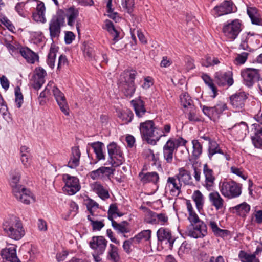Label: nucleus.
Returning <instances> with one entry per match:
<instances>
[{
	"instance_id": "5fc2aeb1",
	"label": "nucleus",
	"mask_w": 262,
	"mask_h": 262,
	"mask_svg": "<svg viewBox=\"0 0 262 262\" xmlns=\"http://www.w3.org/2000/svg\"><path fill=\"white\" fill-rule=\"evenodd\" d=\"M250 36H252L250 33L244 34L242 35L241 42L239 45V49L250 51L251 48L249 47L248 42L250 38Z\"/></svg>"
},
{
	"instance_id": "6e6d98bb",
	"label": "nucleus",
	"mask_w": 262,
	"mask_h": 262,
	"mask_svg": "<svg viewBox=\"0 0 262 262\" xmlns=\"http://www.w3.org/2000/svg\"><path fill=\"white\" fill-rule=\"evenodd\" d=\"M191 249V245L186 241L182 243L178 251V254L181 258H183L185 254H188Z\"/></svg>"
},
{
	"instance_id": "a211bd4d",
	"label": "nucleus",
	"mask_w": 262,
	"mask_h": 262,
	"mask_svg": "<svg viewBox=\"0 0 262 262\" xmlns=\"http://www.w3.org/2000/svg\"><path fill=\"white\" fill-rule=\"evenodd\" d=\"M182 185L175 176L169 177L166 184V189L172 196H178L181 193Z\"/></svg>"
},
{
	"instance_id": "49530a36",
	"label": "nucleus",
	"mask_w": 262,
	"mask_h": 262,
	"mask_svg": "<svg viewBox=\"0 0 262 262\" xmlns=\"http://www.w3.org/2000/svg\"><path fill=\"white\" fill-rule=\"evenodd\" d=\"M85 205L88 211L90 213V215L92 216H96V215L94 213L95 210L99 208V204L94 200L91 199H88L85 202Z\"/></svg>"
},
{
	"instance_id": "e433bc0d",
	"label": "nucleus",
	"mask_w": 262,
	"mask_h": 262,
	"mask_svg": "<svg viewBox=\"0 0 262 262\" xmlns=\"http://www.w3.org/2000/svg\"><path fill=\"white\" fill-rule=\"evenodd\" d=\"M191 198L195 202L198 210L200 212L202 210L204 204V197L203 194L199 190H195Z\"/></svg>"
},
{
	"instance_id": "6e6552de",
	"label": "nucleus",
	"mask_w": 262,
	"mask_h": 262,
	"mask_svg": "<svg viewBox=\"0 0 262 262\" xmlns=\"http://www.w3.org/2000/svg\"><path fill=\"white\" fill-rule=\"evenodd\" d=\"M47 90H51L56 101L61 111L64 115H69V108L63 93L55 85L52 81H50L46 86Z\"/></svg>"
},
{
	"instance_id": "4c0bfd02",
	"label": "nucleus",
	"mask_w": 262,
	"mask_h": 262,
	"mask_svg": "<svg viewBox=\"0 0 262 262\" xmlns=\"http://www.w3.org/2000/svg\"><path fill=\"white\" fill-rule=\"evenodd\" d=\"M151 231L149 229L144 230L134 237L136 244H139L142 241L150 242Z\"/></svg>"
},
{
	"instance_id": "4468645a",
	"label": "nucleus",
	"mask_w": 262,
	"mask_h": 262,
	"mask_svg": "<svg viewBox=\"0 0 262 262\" xmlns=\"http://www.w3.org/2000/svg\"><path fill=\"white\" fill-rule=\"evenodd\" d=\"M248 95L244 91H239L230 97V103L235 111L240 112L244 109Z\"/></svg>"
},
{
	"instance_id": "2f4dec72",
	"label": "nucleus",
	"mask_w": 262,
	"mask_h": 262,
	"mask_svg": "<svg viewBox=\"0 0 262 262\" xmlns=\"http://www.w3.org/2000/svg\"><path fill=\"white\" fill-rule=\"evenodd\" d=\"M89 145L93 148L94 153L96 155V159L98 161L104 160L105 155L103 151L104 144L100 141H97L93 143H89Z\"/></svg>"
},
{
	"instance_id": "cd10ccee",
	"label": "nucleus",
	"mask_w": 262,
	"mask_h": 262,
	"mask_svg": "<svg viewBox=\"0 0 262 262\" xmlns=\"http://www.w3.org/2000/svg\"><path fill=\"white\" fill-rule=\"evenodd\" d=\"M19 53L28 63L33 64L39 60L38 55L28 47L21 48L19 49Z\"/></svg>"
},
{
	"instance_id": "5701e85b",
	"label": "nucleus",
	"mask_w": 262,
	"mask_h": 262,
	"mask_svg": "<svg viewBox=\"0 0 262 262\" xmlns=\"http://www.w3.org/2000/svg\"><path fill=\"white\" fill-rule=\"evenodd\" d=\"M209 201L216 210H222L225 208V201L217 191H213L208 195Z\"/></svg>"
},
{
	"instance_id": "09e8293b",
	"label": "nucleus",
	"mask_w": 262,
	"mask_h": 262,
	"mask_svg": "<svg viewBox=\"0 0 262 262\" xmlns=\"http://www.w3.org/2000/svg\"><path fill=\"white\" fill-rule=\"evenodd\" d=\"M157 213L150 210H147L145 214L144 222L147 224L156 225Z\"/></svg>"
},
{
	"instance_id": "7ed1b4c3",
	"label": "nucleus",
	"mask_w": 262,
	"mask_h": 262,
	"mask_svg": "<svg viewBox=\"0 0 262 262\" xmlns=\"http://www.w3.org/2000/svg\"><path fill=\"white\" fill-rule=\"evenodd\" d=\"M137 72L134 70H126L121 75L118 87L126 97H132L135 93L136 86L134 80Z\"/></svg>"
},
{
	"instance_id": "37998d69",
	"label": "nucleus",
	"mask_w": 262,
	"mask_h": 262,
	"mask_svg": "<svg viewBox=\"0 0 262 262\" xmlns=\"http://www.w3.org/2000/svg\"><path fill=\"white\" fill-rule=\"evenodd\" d=\"M180 100L181 104L186 110L194 106L191 97L186 93L180 95Z\"/></svg>"
},
{
	"instance_id": "a878e982",
	"label": "nucleus",
	"mask_w": 262,
	"mask_h": 262,
	"mask_svg": "<svg viewBox=\"0 0 262 262\" xmlns=\"http://www.w3.org/2000/svg\"><path fill=\"white\" fill-rule=\"evenodd\" d=\"M1 256L10 262H20L16 255V249L15 246L4 249L1 251Z\"/></svg>"
},
{
	"instance_id": "f257e3e1",
	"label": "nucleus",
	"mask_w": 262,
	"mask_h": 262,
	"mask_svg": "<svg viewBox=\"0 0 262 262\" xmlns=\"http://www.w3.org/2000/svg\"><path fill=\"white\" fill-rule=\"evenodd\" d=\"M186 205L188 212L187 219L190 223L187 229L188 235L194 238H203L207 234L206 225L199 218L190 200H186Z\"/></svg>"
},
{
	"instance_id": "6ab92c4d",
	"label": "nucleus",
	"mask_w": 262,
	"mask_h": 262,
	"mask_svg": "<svg viewBox=\"0 0 262 262\" xmlns=\"http://www.w3.org/2000/svg\"><path fill=\"white\" fill-rule=\"evenodd\" d=\"M230 134L236 140L241 141L244 139L248 132V127L246 123L241 122L239 124L234 125L230 129Z\"/></svg>"
},
{
	"instance_id": "79ce46f5",
	"label": "nucleus",
	"mask_w": 262,
	"mask_h": 262,
	"mask_svg": "<svg viewBox=\"0 0 262 262\" xmlns=\"http://www.w3.org/2000/svg\"><path fill=\"white\" fill-rule=\"evenodd\" d=\"M224 155L222 150L220 148L219 145L215 141H210L208 146V157L210 159L216 154Z\"/></svg>"
},
{
	"instance_id": "0eeeda50",
	"label": "nucleus",
	"mask_w": 262,
	"mask_h": 262,
	"mask_svg": "<svg viewBox=\"0 0 262 262\" xmlns=\"http://www.w3.org/2000/svg\"><path fill=\"white\" fill-rule=\"evenodd\" d=\"M203 114L213 121L219 119L223 112L228 109L227 104L223 101L218 102L214 106L201 105Z\"/></svg>"
},
{
	"instance_id": "603ef678",
	"label": "nucleus",
	"mask_w": 262,
	"mask_h": 262,
	"mask_svg": "<svg viewBox=\"0 0 262 262\" xmlns=\"http://www.w3.org/2000/svg\"><path fill=\"white\" fill-rule=\"evenodd\" d=\"M84 55L88 60H98V57L95 54V51L93 48L90 46H85L84 49Z\"/></svg>"
},
{
	"instance_id": "4d7b16f0",
	"label": "nucleus",
	"mask_w": 262,
	"mask_h": 262,
	"mask_svg": "<svg viewBox=\"0 0 262 262\" xmlns=\"http://www.w3.org/2000/svg\"><path fill=\"white\" fill-rule=\"evenodd\" d=\"M238 257L242 262H253L256 258L255 254H249L244 251H241Z\"/></svg>"
},
{
	"instance_id": "69168bd1",
	"label": "nucleus",
	"mask_w": 262,
	"mask_h": 262,
	"mask_svg": "<svg viewBox=\"0 0 262 262\" xmlns=\"http://www.w3.org/2000/svg\"><path fill=\"white\" fill-rule=\"evenodd\" d=\"M157 224H160L161 225H164L168 223V217L166 213H157Z\"/></svg>"
},
{
	"instance_id": "c85d7f7f",
	"label": "nucleus",
	"mask_w": 262,
	"mask_h": 262,
	"mask_svg": "<svg viewBox=\"0 0 262 262\" xmlns=\"http://www.w3.org/2000/svg\"><path fill=\"white\" fill-rule=\"evenodd\" d=\"M177 150L174 147V144L167 141L163 146V157L167 163H171L173 161V155Z\"/></svg>"
},
{
	"instance_id": "e2e57ef3",
	"label": "nucleus",
	"mask_w": 262,
	"mask_h": 262,
	"mask_svg": "<svg viewBox=\"0 0 262 262\" xmlns=\"http://www.w3.org/2000/svg\"><path fill=\"white\" fill-rule=\"evenodd\" d=\"M249 53L247 52H242L241 54H237L234 59V63L236 65L243 64L247 60Z\"/></svg>"
},
{
	"instance_id": "7c9ffc66",
	"label": "nucleus",
	"mask_w": 262,
	"mask_h": 262,
	"mask_svg": "<svg viewBox=\"0 0 262 262\" xmlns=\"http://www.w3.org/2000/svg\"><path fill=\"white\" fill-rule=\"evenodd\" d=\"M65 16L67 18L68 25L70 27H74L79 16V10L74 7H71L66 10Z\"/></svg>"
},
{
	"instance_id": "c03bdc74",
	"label": "nucleus",
	"mask_w": 262,
	"mask_h": 262,
	"mask_svg": "<svg viewBox=\"0 0 262 262\" xmlns=\"http://www.w3.org/2000/svg\"><path fill=\"white\" fill-rule=\"evenodd\" d=\"M202 78L205 83L211 90L213 92V97L214 98L217 95V89L214 84L212 79L206 74H203Z\"/></svg>"
},
{
	"instance_id": "bf43d9fd",
	"label": "nucleus",
	"mask_w": 262,
	"mask_h": 262,
	"mask_svg": "<svg viewBox=\"0 0 262 262\" xmlns=\"http://www.w3.org/2000/svg\"><path fill=\"white\" fill-rule=\"evenodd\" d=\"M135 239L134 237L124 241L122 245L124 251L128 254H130L132 251V247L136 245Z\"/></svg>"
},
{
	"instance_id": "3c124183",
	"label": "nucleus",
	"mask_w": 262,
	"mask_h": 262,
	"mask_svg": "<svg viewBox=\"0 0 262 262\" xmlns=\"http://www.w3.org/2000/svg\"><path fill=\"white\" fill-rule=\"evenodd\" d=\"M187 118L190 122H199L201 121L199 117L196 114V108L194 106L186 110Z\"/></svg>"
},
{
	"instance_id": "39448f33",
	"label": "nucleus",
	"mask_w": 262,
	"mask_h": 262,
	"mask_svg": "<svg viewBox=\"0 0 262 262\" xmlns=\"http://www.w3.org/2000/svg\"><path fill=\"white\" fill-rule=\"evenodd\" d=\"M243 185L234 180L224 181L220 182L219 190L221 194L228 199L238 198L242 192Z\"/></svg>"
},
{
	"instance_id": "ddd939ff",
	"label": "nucleus",
	"mask_w": 262,
	"mask_h": 262,
	"mask_svg": "<svg viewBox=\"0 0 262 262\" xmlns=\"http://www.w3.org/2000/svg\"><path fill=\"white\" fill-rule=\"evenodd\" d=\"M203 176L204 180L202 185L207 190H212L215 186L216 180L215 174L213 170L207 163L203 164L202 167Z\"/></svg>"
},
{
	"instance_id": "423d86ee",
	"label": "nucleus",
	"mask_w": 262,
	"mask_h": 262,
	"mask_svg": "<svg viewBox=\"0 0 262 262\" xmlns=\"http://www.w3.org/2000/svg\"><path fill=\"white\" fill-rule=\"evenodd\" d=\"M108 154V164L117 167L124 161V154L121 147L115 142H112L107 146Z\"/></svg>"
},
{
	"instance_id": "473e14b6",
	"label": "nucleus",
	"mask_w": 262,
	"mask_h": 262,
	"mask_svg": "<svg viewBox=\"0 0 262 262\" xmlns=\"http://www.w3.org/2000/svg\"><path fill=\"white\" fill-rule=\"evenodd\" d=\"M250 206L246 202H243L231 208L234 213L242 216L245 217L250 210Z\"/></svg>"
},
{
	"instance_id": "8fccbe9b",
	"label": "nucleus",
	"mask_w": 262,
	"mask_h": 262,
	"mask_svg": "<svg viewBox=\"0 0 262 262\" xmlns=\"http://www.w3.org/2000/svg\"><path fill=\"white\" fill-rule=\"evenodd\" d=\"M30 2H31V0H28L26 2H19L16 4L15 7V10L20 16L23 17L27 16L28 13L25 10V6L26 4Z\"/></svg>"
},
{
	"instance_id": "680f3d73",
	"label": "nucleus",
	"mask_w": 262,
	"mask_h": 262,
	"mask_svg": "<svg viewBox=\"0 0 262 262\" xmlns=\"http://www.w3.org/2000/svg\"><path fill=\"white\" fill-rule=\"evenodd\" d=\"M15 102L18 108L21 106L24 101V98L19 87L17 86L15 89Z\"/></svg>"
},
{
	"instance_id": "bb28decb",
	"label": "nucleus",
	"mask_w": 262,
	"mask_h": 262,
	"mask_svg": "<svg viewBox=\"0 0 262 262\" xmlns=\"http://www.w3.org/2000/svg\"><path fill=\"white\" fill-rule=\"evenodd\" d=\"M182 185H189L191 183V176L190 172L184 167L179 168L178 173L174 175Z\"/></svg>"
},
{
	"instance_id": "864d4df0",
	"label": "nucleus",
	"mask_w": 262,
	"mask_h": 262,
	"mask_svg": "<svg viewBox=\"0 0 262 262\" xmlns=\"http://www.w3.org/2000/svg\"><path fill=\"white\" fill-rule=\"evenodd\" d=\"M193 145L192 155L195 158H199L202 153V146L197 140L192 141Z\"/></svg>"
},
{
	"instance_id": "58836bf2",
	"label": "nucleus",
	"mask_w": 262,
	"mask_h": 262,
	"mask_svg": "<svg viewBox=\"0 0 262 262\" xmlns=\"http://www.w3.org/2000/svg\"><path fill=\"white\" fill-rule=\"evenodd\" d=\"M208 225L215 236L223 237L227 236L229 232L227 230L222 229L219 228L217 223L214 221H209Z\"/></svg>"
},
{
	"instance_id": "de8ad7c7",
	"label": "nucleus",
	"mask_w": 262,
	"mask_h": 262,
	"mask_svg": "<svg viewBox=\"0 0 262 262\" xmlns=\"http://www.w3.org/2000/svg\"><path fill=\"white\" fill-rule=\"evenodd\" d=\"M57 52V50L55 47L51 46L47 60L48 65L51 68L54 67Z\"/></svg>"
},
{
	"instance_id": "338daca9",
	"label": "nucleus",
	"mask_w": 262,
	"mask_h": 262,
	"mask_svg": "<svg viewBox=\"0 0 262 262\" xmlns=\"http://www.w3.org/2000/svg\"><path fill=\"white\" fill-rule=\"evenodd\" d=\"M198 262H214V257L211 256L206 253L202 252L198 257Z\"/></svg>"
},
{
	"instance_id": "f704fd0d",
	"label": "nucleus",
	"mask_w": 262,
	"mask_h": 262,
	"mask_svg": "<svg viewBox=\"0 0 262 262\" xmlns=\"http://www.w3.org/2000/svg\"><path fill=\"white\" fill-rule=\"evenodd\" d=\"M107 259L112 262H118L120 260L118 248L112 244L109 245L107 252Z\"/></svg>"
},
{
	"instance_id": "dca6fc26",
	"label": "nucleus",
	"mask_w": 262,
	"mask_h": 262,
	"mask_svg": "<svg viewBox=\"0 0 262 262\" xmlns=\"http://www.w3.org/2000/svg\"><path fill=\"white\" fill-rule=\"evenodd\" d=\"M107 244V241L103 236H93L89 242L90 248L93 252L104 253Z\"/></svg>"
},
{
	"instance_id": "b1692460",
	"label": "nucleus",
	"mask_w": 262,
	"mask_h": 262,
	"mask_svg": "<svg viewBox=\"0 0 262 262\" xmlns=\"http://www.w3.org/2000/svg\"><path fill=\"white\" fill-rule=\"evenodd\" d=\"M138 177L140 181L143 184L150 183L156 184L159 181V174L155 171L145 173L141 171L139 173Z\"/></svg>"
},
{
	"instance_id": "aec40b11",
	"label": "nucleus",
	"mask_w": 262,
	"mask_h": 262,
	"mask_svg": "<svg viewBox=\"0 0 262 262\" xmlns=\"http://www.w3.org/2000/svg\"><path fill=\"white\" fill-rule=\"evenodd\" d=\"M12 192L18 201L24 204H29L31 200H34L32 193L23 186L19 189L15 188Z\"/></svg>"
},
{
	"instance_id": "a18cd8bd",
	"label": "nucleus",
	"mask_w": 262,
	"mask_h": 262,
	"mask_svg": "<svg viewBox=\"0 0 262 262\" xmlns=\"http://www.w3.org/2000/svg\"><path fill=\"white\" fill-rule=\"evenodd\" d=\"M87 219L91 222V225L94 231H100L104 226L103 222L97 220L95 216L88 215Z\"/></svg>"
},
{
	"instance_id": "c9c22d12",
	"label": "nucleus",
	"mask_w": 262,
	"mask_h": 262,
	"mask_svg": "<svg viewBox=\"0 0 262 262\" xmlns=\"http://www.w3.org/2000/svg\"><path fill=\"white\" fill-rule=\"evenodd\" d=\"M113 228L118 233L123 234L124 237H126L125 233H128L130 231L129 227V223L127 221H123L120 223L116 222H113Z\"/></svg>"
},
{
	"instance_id": "052dcab7",
	"label": "nucleus",
	"mask_w": 262,
	"mask_h": 262,
	"mask_svg": "<svg viewBox=\"0 0 262 262\" xmlns=\"http://www.w3.org/2000/svg\"><path fill=\"white\" fill-rule=\"evenodd\" d=\"M167 141L172 143V144H174V147L176 150L179 146H185L187 143V141L181 137L178 138H170Z\"/></svg>"
},
{
	"instance_id": "412c9836",
	"label": "nucleus",
	"mask_w": 262,
	"mask_h": 262,
	"mask_svg": "<svg viewBox=\"0 0 262 262\" xmlns=\"http://www.w3.org/2000/svg\"><path fill=\"white\" fill-rule=\"evenodd\" d=\"M214 79L219 86L227 85L230 86L234 83L232 76L229 72H216L214 74Z\"/></svg>"
},
{
	"instance_id": "f8f14e48",
	"label": "nucleus",
	"mask_w": 262,
	"mask_h": 262,
	"mask_svg": "<svg viewBox=\"0 0 262 262\" xmlns=\"http://www.w3.org/2000/svg\"><path fill=\"white\" fill-rule=\"evenodd\" d=\"M241 76L244 84L248 88L252 87L261 78L259 70L252 68H247L242 71Z\"/></svg>"
},
{
	"instance_id": "20e7f679",
	"label": "nucleus",
	"mask_w": 262,
	"mask_h": 262,
	"mask_svg": "<svg viewBox=\"0 0 262 262\" xmlns=\"http://www.w3.org/2000/svg\"><path fill=\"white\" fill-rule=\"evenodd\" d=\"M139 130L143 141L149 144L156 145L160 139L158 134V127L152 120H146L140 123Z\"/></svg>"
},
{
	"instance_id": "0e129e2a",
	"label": "nucleus",
	"mask_w": 262,
	"mask_h": 262,
	"mask_svg": "<svg viewBox=\"0 0 262 262\" xmlns=\"http://www.w3.org/2000/svg\"><path fill=\"white\" fill-rule=\"evenodd\" d=\"M231 172L241 177L243 180L247 179V176L244 174V170L242 168H238L236 166H232L230 168Z\"/></svg>"
},
{
	"instance_id": "393cba45",
	"label": "nucleus",
	"mask_w": 262,
	"mask_h": 262,
	"mask_svg": "<svg viewBox=\"0 0 262 262\" xmlns=\"http://www.w3.org/2000/svg\"><path fill=\"white\" fill-rule=\"evenodd\" d=\"M130 103L133 106L135 114L138 118H142L147 113L144 102L140 98L132 100Z\"/></svg>"
},
{
	"instance_id": "1a4fd4ad",
	"label": "nucleus",
	"mask_w": 262,
	"mask_h": 262,
	"mask_svg": "<svg viewBox=\"0 0 262 262\" xmlns=\"http://www.w3.org/2000/svg\"><path fill=\"white\" fill-rule=\"evenodd\" d=\"M65 24V18L62 12H58L53 16L49 23L50 35L51 38L58 37L61 32V28Z\"/></svg>"
},
{
	"instance_id": "ea45409f",
	"label": "nucleus",
	"mask_w": 262,
	"mask_h": 262,
	"mask_svg": "<svg viewBox=\"0 0 262 262\" xmlns=\"http://www.w3.org/2000/svg\"><path fill=\"white\" fill-rule=\"evenodd\" d=\"M118 116L124 123L128 124L132 121L134 117V114L130 110L126 109L120 111Z\"/></svg>"
},
{
	"instance_id": "a19ab883",
	"label": "nucleus",
	"mask_w": 262,
	"mask_h": 262,
	"mask_svg": "<svg viewBox=\"0 0 262 262\" xmlns=\"http://www.w3.org/2000/svg\"><path fill=\"white\" fill-rule=\"evenodd\" d=\"M93 189L102 200L109 198L110 195L108 191L104 189L103 186L100 183L97 182L95 183L93 186Z\"/></svg>"
},
{
	"instance_id": "f03ea898",
	"label": "nucleus",
	"mask_w": 262,
	"mask_h": 262,
	"mask_svg": "<svg viewBox=\"0 0 262 262\" xmlns=\"http://www.w3.org/2000/svg\"><path fill=\"white\" fill-rule=\"evenodd\" d=\"M3 228L8 236L14 240L20 239L25 234L21 220L15 215H11L4 221Z\"/></svg>"
},
{
	"instance_id": "c756f323",
	"label": "nucleus",
	"mask_w": 262,
	"mask_h": 262,
	"mask_svg": "<svg viewBox=\"0 0 262 262\" xmlns=\"http://www.w3.org/2000/svg\"><path fill=\"white\" fill-rule=\"evenodd\" d=\"M81 152L78 146L73 147L72 148V156L68 164V166L70 168H74L79 165V160Z\"/></svg>"
},
{
	"instance_id": "774afa93",
	"label": "nucleus",
	"mask_w": 262,
	"mask_h": 262,
	"mask_svg": "<svg viewBox=\"0 0 262 262\" xmlns=\"http://www.w3.org/2000/svg\"><path fill=\"white\" fill-rule=\"evenodd\" d=\"M89 176L93 180H98L103 177L102 172V167L93 170L89 173Z\"/></svg>"
},
{
	"instance_id": "13d9d810",
	"label": "nucleus",
	"mask_w": 262,
	"mask_h": 262,
	"mask_svg": "<svg viewBox=\"0 0 262 262\" xmlns=\"http://www.w3.org/2000/svg\"><path fill=\"white\" fill-rule=\"evenodd\" d=\"M220 63L219 59L217 58L211 57H206L205 59H202L201 61V64L205 67L214 66Z\"/></svg>"
},
{
	"instance_id": "f3484780",
	"label": "nucleus",
	"mask_w": 262,
	"mask_h": 262,
	"mask_svg": "<svg viewBox=\"0 0 262 262\" xmlns=\"http://www.w3.org/2000/svg\"><path fill=\"white\" fill-rule=\"evenodd\" d=\"M157 236L159 242H164L168 244L169 248H172L176 238L172 236L171 231L163 227H161L157 232Z\"/></svg>"
},
{
	"instance_id": "9d476101",
	"label": "nucleus",
	"mask_w": 262,
	"mask_h": 262,
	"mask_svg": "<svg viewBox=\"0 0 262 262\" xmlns=\"http://www.w3.org/2000/svg\"><path fill=\"white\" fill-rule=\"evenodd\" d=\"M62 180L65 183L63 191L69 195H73L79 191L81 188L79 179L69 174L62 175Z\"/></svg>"
},
{
	"instance_id": "4be33fe9",
	"label": "nucleus",
	"mask_w": 262,
	"mask_h": 262,
	"mask_svg": "<svg viewBox=\"0 0 262 262\" xmlns=\"http://www.w3.org/2000/svg\"><path fill=\"white\" fill-rule=\"evenodd\" d=\"M47 76L45 70L41 67L37 68L34 71L33 88L35 90L40 89L45 82V77Z\"/></svg>"
},
{
	"instance_id": "2eb2a0df",
	"label": "nucleus",
	"mask_w": 262,
	"mask_h": 262,
	"mask_svg": "<svg viewBox=\"0 0 262 262\" xmlns=\"http://www.w3.org/2000/svg\"><path fill=\"white\" fill-rule=\"evenodd\" d=\"M234 4L231 1H224L219 5L216 6L212 10V14L215 17H219L234 12Z\"/></svg>"
},
{
	"instance_id": "72a5a7b5",
	"label": "nucleus",
	"mask_w": 262,
	"mask_h": 262,
	"mask_svg": "<svg viewBox=\"0 0 262 262\" xmlns=\"http://www.w3.org/2000/svg\"><path fill=\"white\" fill-rule=\"evenodd\" d=\"M20 176V172L18 169H14L11 171L10 184L12 188V192L14 191L15 188L19 189L23 187L19 184Z\"/></svg>"
},
{
	"instance_id": "9b49d317",
	"label": "nucleus",
	"mask_w": 262,
	"mask_h": 262,
	"mask_svg": "<svg viewBox=\"0 0 262 262\" xmlns=\"http://www.w3.org/2000/svg\"><path fill=\"white\" fill-rule=\"evenodd\" d=\"M241 23L239 19H234L231 23L225 24L222 31L229 39L234 40L242 30Z\"/></svg>"
}]
</instances>
